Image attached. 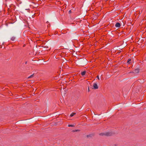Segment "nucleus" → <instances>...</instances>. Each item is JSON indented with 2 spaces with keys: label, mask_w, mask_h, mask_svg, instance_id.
Segmentation results:
<instances>
[{
  "label": "nucleus",
  "mask_w": 146,
  "mask_h": 146,
  "mask_svg": "<svg viewBox=\"0 0 146 146\" xmlns=\"http://www.w3.org/2000/svg\"><path fill=\"white\" fill-rule=\"evenodd\" d=\"M62 65H61V66H60L59 68V69L60 71H61V70H62V71L64 70V69L62 67Z\"/></svg>",
  "instance_id": "6"
},
{
  "label": "nucleus",
  "mask_w": 146,
  "mask_h": 146,
  "mask_svg": "<svg viewBox=\"0 0 146 146\" xmlns=\"http://www.w3.org/2000/svg\"><path fill=\"white\" fill-rule=\"evenodd\" d=\"M79 130H74V132H76L78 131H79Z\"/></svg>",
  "instance_id": "14"
},
{
  "label": "nucleus",
  "mask_w": 146,
  "mask_h": 146,
  "mask_svg": "<svg viewBox=\"0 0 146 146\" xmlns=\"http://www.w3.org/2000/svg\"><path fill=\"white\" fill-rule=\"evenodd\" d=\"M71 10H70V11H68V13H69V14H70L71 13Z\"/></svg>",
  "instance_id": "15"
},
{
  "label": "nucleus",
  "mask_w": 146,
  "mask_h": 146,
  "mask_svg": "<svg viewBox=\"0 0 146 146\" xmlns=\"http://www.w3.org/2000/svg\"><path fill=\"white\" fill-rule=\"evenodd\" d=\"M76 74H76H76H74V75H76Z\"/></svg>",
  "instance_id": "21"
},
{
  "label": "nucleus",
  "mask_w": 146,
  "mask_h": 146,
  "mask_svg": "<svg viewBox=\"0 0 146 146\" xmlns=\"http://www.w3.org/2000/svg\"><path fill=\"white\" fill-rule=\"evenodd\" d=\"M93 86L94 89H97L98 88V86L97 84L94 83L93 84Z\"/></svg>",
  "instance_id": "3"
},
{
  "label": "nucleus",
  "mask_w": 146,
  "mask_h": 146,
  "mask_svg": "<svg viewBox=\"0 0 146 146\" xmlns=\"http://www.w3.org/2000/svg\"><path fill=\"white\" fill-rule=\"evenodd\" d=\"M73 116V112L70 115V117H72Z\"/></svg>",
  "instance_id": "13"
},
{
  "label": "nucleus",
  "mask_w": 146,
  "mask_h": 146,
  "mask_svg": "<svg viewBox=\"0 0 146 146\" xmlns=\"http://www.w3.org/2000/svg\"><path fill=\"white\" fill-rule=\"evenodd\" d=\"M33 76H34V74H33L31 75V76H29L28 77V78H31L33 77Z\"/></svg>",
  "instance_id": "11"
},
{
  "label": "nucleus",
  "mask_w": 146,
  "mask_h": 146,
  "mask_svg": "<svg viewBox=\"0 0 146 146\" xmlns=\"http://www.w3.org/2000/svg\"><path fill=\"white\" fill-rule=\"evenodd\" d=\"M139 69L137 68V69H135L134 70V71H135V72L136 73H139Z\"/></svg>",
  "instance_id": "7"
},
{
  "label": "nucleus",
  "mask_w": 146,
  "mask_h": 146,
  "mask_svg": "<svg viewBox=\"0 0 146 146\" xmlns=\"http://www.w3.org/2000/svg\"><path fill=\"white\" fill-rule=\"evenodd\" d=\"M86 72V71L82 72L81 73V75L82 76L84 75L85 74Z\"/></svg>",
  "instance_id": "8"
},
{
  "label": "nucleus",
  "mask_w": 146,
  "mask_h": 146,
  "mask_svg": "<svg viewBox=\"0 0 146 146\" xmlns=\"http://www.w3.org/2000/svg\"><path fill=\"white\" fill-rule=\"evenodd\" d=\"M68 126L69 127H73V125L71 124V125H68Z\"/></svg>",
  "instance_id": "12"
},
{
  "label": "nucleus",
  "mask_w": 146,
  "mask_h": 146,
  "mask_svg": "<svg viewBox=\"0 0 146 146\" xmlns=\"http://www.w3.org/2000/svg\"><path fill=\"white\" fill-rule=\"evenodd\" d=\"M27 62H25V64H27Z\"/></svg>",
  "instance_id": "22"
},
{
  "label": "nucleus",
  "mask_w": 146,
  "mask_h": 146,
  "mask_svg": "<svg viewBox=\"0 0 146 146\" xmlns=\"http://www.w3.org/2000/svg\"><path fill=\"white\" fill-rule=\"evenodd\" d=\"M49 23L48 21H47L46 22V23L47 24V23Z\"/></svg>",
  "instance_id": "19"
},
{
  "label": "nucleus",
  "mask_w": 146,
  "mask_h": 146,
  "mask_svg": "<svg viewBox=\"0 0 146 146\" xmlns=\"http://www.w3.org/2000/svg\"><path fill=\"white\" fill-rule=\"evenodd\" d=\"M97 78H98V79L99 80H100V78H99V76H97Z\"/></svg>",
  "instance_id": "17"
},
{
  "label": "nucleus",
  "mask_w": 146,
  "mask_h": 146,
  "mask_svg": "<svg viewBox=\"0 0 146 146\" xmlns=\"http://www.w3.org/2000/svg\"><path fill=\"white\" fill-rule=\"evenodd\" d=\"M89 87H88V92H89Z\"/></svg>",
  "instance_id": "18"
},
{
  "label": "nucleus",
  "mask_w": 146,
  "mask_h": 146,
  "mask_svg": "<svg viewBox=\"0 0 146 146\" xmlns=\"http://www.w3.org/2000/svg\"><path fill=\"white\" fill-rule=\"evenodd\" d=\"M112 133L111 132H108L101 133L100 134L101 135L111 136Z\"/></svg>",
  "instance_id": "1"
},
{
  "label": "nucleus",
  "mask_w": 146,
  "mask_h": 146,
  "mask_svg": "<svg viewBox=\"0 0 146 146\" xmlns=\"http://www.w3.org/2000/svg\"><path fill=\"white\" fill-rule=\"evenodd\" d=\"M75 15H78L80 14V13L79 12V10L78 9H75L74 11V13Z\"/></svg>",
  "instance_id": "2"
},
{
  "label": "nucleus",
  "mask_w": 146,
  "mask_h": 146,
  "mask_svg": "<svg viewBox=\"0 0 146 146\" xmlns=\"http://www.w3.org/2000/svg\"><path fill=\"white\" fill-rule=\"evenodd\" d=\"M131 59H128L127 61V63L128 64H130V61H131Z\"/></svg>",
  "instance_id": "10"
},
{
  "label": "nucleus",
  "mask_w": 146,
  "mask_h": 146,
  "mask_svg": "<svg viewBox=\"0 0 146 146\" xmlns=\"http://www.w3.org/2000/svg\"><path fill=\"white\" fill-rule=\"evenodd\" d=\"M61 94H65V93H62V90H61Z\"/></svg>",
  "instance_id": "16"
},
{
  "label": "nucleus",
  "mask_w": 146,
  "mask_h": 146,
  "mask_svg": "<svg viewBox=\"0 0 146 146\" xmlns=\"http://www.w3.org/2000/svg\"><path fill=\"white\" fill-rule=\"evenodd\" d=\"M133 73V72H129V73Z\"/></svg>",
  "instance_id": "24"
},
{
  "label": "nucleus",
  "mask_w": 146,
  "mask_h": 146,
  "mask_svg": "<svg viewBox=\"0 0 146 146\" xmlns=\"http://www.w3.org/2000/svg\"><path fill=\"white\" fill-rule=\"evenodd\" d=\"M74 40H77V38H75L74 39Z\"/></svg>",
  "instance_id": "20"
},
{
  "label": "nucleus",
  "mask_w": 146,
  "mask_h": 146,
  "mask_svg": "<svg viewBox=\"0 0 146 146\" xmlns=\"http://www.w3.org/2000/svg\"><path fill=\"white\" fill-rule=\"evenodd\" d=\"M15 37L14 36H13L11 38V40L13 41H14L15 40Z\"/></svg>",
  "instance_id": "9"
},
{
  "label": "nucleus",
  "mask_w": 146,
  "mask_h": 146,
  "mask_svg": "<svg viewBox=\"0 0 146 146\" xmlns=\"http://www.w3.org/2000/svg\"><path fill=\"white\" fill-rule=\"evenodd\" d=\"M62 66V67L63 68V69L65 68H67L68 67L65 63L63 64Z\"/></svg>",
  "instance_id": "4"
},
{
  "label": "nucleus",
  "mask_w": 146,
  "mask_h": 146,
  "mask_svg": "<svg viewBox=\"0 0 146 146\" xmlns=\"http://www.w3.org/2000/svg\"><path fill=\"white\" fill-rule=\"evenodd\" d=\"M120 26V24L119 23H117L115 25V27H119Z\"/></svg>",
  "instance_id": "5"
},
{
  "label": "nucleus",
  "mask_w": 146,
  "mask_h": 146,
  "mask_svg": "<svg viewBox=\"0 0 146 146\" xmlns=\"http://www.w3.org/2000/svg\"><path fill=\"white\" fill-rule=\"evenodd\" d=\"M76 114V113H74V115Z\"/></svg>",
  "instance_id": "23"
}]
</instances>
